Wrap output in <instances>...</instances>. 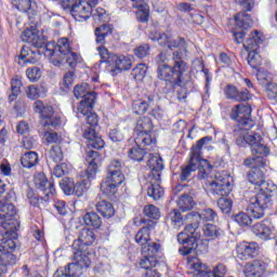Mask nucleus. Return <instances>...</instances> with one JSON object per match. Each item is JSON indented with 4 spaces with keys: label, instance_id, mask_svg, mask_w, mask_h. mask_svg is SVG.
I'll use <instances>...</instances> for the list:
<instances>
[{
    "label": "nucleus",
    "instance_id": "1",
    "mask_svg": "<svg viewBox=\"0 0 277 277\" xmlns=\"http://www.w3.org/2000/svg\"><path fill=\"white\" fill-rule=\"evenodd\" d=\"M250 116H252V106L238 104L233 107L230 118L238 123L233 130L236 144L237 146H246L248 144L252 155L267 157L269 155V147L263 142V136L259 133H249L250 129L254 127V120Z\"/></svg>",
    "mask_w": 277,
    "mask_h": 277
},
{
    "label": "nucleus",
    "instance_id": "2",
    "mask_svg": "<svg viewBox=\"0 0 277 277\" xmlns=\"http://www.w3.org/2000/svg\"><path fill=\"white\" fill-rule=\"evenodd\" d=\"M173 66L168 65L166 52H160L156 57L158 64L157 78L167 83L183 85L189 83V64L183 60V52H173Z\"/></svg>",
    "mask_w": 277,
    "mask_h": 277
},
{
    "label": "nucleus",
    "instance_id": "3",
    "mask_svg": "<svg viewBox=\"0 0 277 277\" xmlns=\"http://www.w3.org/2000/svg\"><path fill=\"white\" fill-rule=\"evenodd\" d=\"M210 193L214 197H221L217 199V207L222 213L228 215L233 211V200L227 198L230 194V175L226 172H216L214 180L210 182Z\"/></svg>",
    "mask_w": 277,
    "mask_h": 277
},
{
    "label": "nucleus",
    "instance_id": "4",
    "mask_svg": "<svg viewBox=\"0 0 277 277\" xmlns=\"http://www.w3.org/2000/svg\"><path fill=\"white\" fill-rule=\"evenodd\" d=\"M259 187L260 192L250 198L247 207L248 213H250L254 220H261L265 216V210L272 209L274 206L272 193L276 192V185L269 184L267 181H264Z\"/></svg>",
    "mask_w": 277,
    "mask_h": 277
},
{
    "label": "nucleus",
    "instance_id": "5",
    "mask_svg": "<svg viewBox=\"0 0 277 277\" xmlns=\"http://www.w3.org/2000/svg\"><path fill=\"white\" fill-rule=\"evenodd\" d=\"M34 109L36 114L41 116V124L45 131L44 137L51 144H57L60 142V135L57 132H49L51 129H57L62 124V119L55 115L53 106L44 104L42 101H36L34 103Z\"/></svg>",
    "mask_w": 277,
    "mask_h": 277
},
{
    "label": "nucleus",
    "instance_id": "6",
    "mask_svg": "<svg viewBox=\"0 0 277 277\" xmlns=\"http://www.w3.org/2000/svg\"><path fill=\"white\" fill-rule=\"evenodd\" d=\"M85 161L88 168L84 174H81L80 180L74 183L72 194H76L78 198L88 192L90 182L96 179V172H98V166H101V161H103V155L96 150L90 149L87 151Z\"/></svg>",
    "mask_w": 277,
    "mask_h": 277
},
{
    "label": "nucleus",
    "instance_id": "7",
    "mask_svg": "<svg viewBox=\"0 0 277 277\" xmlns=\"http://www.w3.org/2000/svg\"><path fill=\"white\" fill-rule=\"evenodd\" d=\"M107 175L101 183V192L111 198L118 192V187L124 183V174L122 173V162L111 160L106 169Z\"/></svg>",
    "mask_w": 277,
    "mask_h": 277
},
{
    "label": "nucleus",
    "instance_id": "8",
    "mask_svg": "<svg viewBox=\"0 0 277 277\" xmlns=\"http://www.w3.org/2000/svg\"><path fill=\"white\" fill-rule=\"evenodd\" d=\"M188 220H190L192 223L186 225L184 230L177 235V241L183 246V248L179 249V252L183 256L192 254V250H196V248H198V239H200V235L198 234L200 221H196L195 219Z\"/></svg>",
    "mask_w": 277,
    "mask_h": 277
},
{
    "label": "nucleus",
    "instance_id": "9",
    "mask_svg": "<svg viewBox=\"0 0 277 277\" xmlns=\"http://www.w3.org/2000/svg\"><path fill=\"white\" fill-rule=\"evenodd\" d=\"M153 120L149 117H140L134 124V142L136 146H150L157 144V138L153 137Z\"/></svg>",
    "mask_w": 277,
    "mask_h": 277
},
{
    "label": "nucleus",
    "instance_id": "10",
    "mask_svg": "<svg viewBox=\"0 0 277 277\" xmlns=\"http://www.w3.org/2000/svg\"><path fill=\"white\" fill-rule=\"evenodd\" d=\"M243 166L251 168L247 173V179L251 185L260 187L265 183V171H263L266 166L265 158L261 156L247 158L243 161Z\"/></svg>",
    "mask_w": 277,
    "mask_h": 277
},
{
    "label": "nucleus",
    "instance_id": "11",
    "mask_svg": "<svg viewBox=\"0 0 277 277\" xmlns=\"http://www.w3.org/2000/svg\"><path fill=\"white\" fill-rule=\"evenodd\" d=\"M74 95L76 98H83L78 105V114H80V116H85L91 109H94L96 93L90 91V84H77L74 88Z\"/></svg>",
    "mask_w": 277,
    "mask_h": 277
},
{
    "label": "nucleus",
    "instance_id": "12",
    "mask_svg": "<svg viewBox=\"0 0 277 277\" xmlns=\"http://www.w3.org/2000/svg\"><path fill=\"white\" fill-rule=\"evenodd\" d=\"M94 34H95V42H96V44H100V47H97V52L101 57V62L104 64H109V66H110L111 60H114V56L116 54H111L109 52V50H107V48H105V44L107 42V40H105V38H107V36H111L113 29H111V27H109V25L104 24V25L95 28Z\"/></svg>",
    "mask_w": 277,
    "mask_h": 277
},
{
    "label": "nucleus",
    "instance_id": "13",
    "mask_svg": "<svg viewBox=\"0 0 277 277\" xmlns=\"http://www.w3.org/2000/svg\"><path fill=\"white\" fill-rule=\"evenodd\" d=\"M16 214V207L12 203H1L0 205V228L5 230L6 235H13L16 230V220L14 215Z\"/></svg>",
    "mask_w": 277,
    "mask_h": 277
},
{
    "label": "nucleus",
    "instance_id": "14",
    "mask_svg": "<svg viewBox=\"0 0 277 277\" xmlns=\"http://www.w3.org/2000/svg\"><path fill=\"white\" fill-rule=\"evenodd\" d=\"M272 274L269 264L264 260L256 259L245 265L246 277H267Z\"/></svg>",
    "mask_w": 277,
    "mask_h": 277
},
{
    "label": "nucleus",
    "instance_id": "15",
    "mask_svg": "<svg viewBox=\"0 0 277 277\" xmlns=\"http://www.w3.org/2000/svg\"><path fill=\"white\" fill-rule=\"evenodd\" d=\"M34 183L37 189H40L44 197H41V200L49 202V198L55 196V184L47 179V175L43 172L35 174Z\"/></svg>",
    "mask_w": 277,
    "mask_h": 277
},
{
    "label": "nucleus",
    "instance_id": "16",
    "mask_svg": "<svg viewBox=\"0 0 277 277\" xmlns=\"http://www.w3.org/2000/svg\"><path fill=\"white\" fill-rule=\"evenodd\" d=\"M237 259L250 261L259 255V245L256 242L242 241L236 247Z\"/></svg>",
    "mask_w": 277,
    "mask_h": 277
},
{
    "label": "nucleus",
    "instance_id": "17",
    "mask_svg": "<svg viewBox=\"0 0 277 277\" xmlns=\"http://www.w3.org/2000/svg\"><path fill=\"white\" fill-rule=\"evenodd\" d=\"M22 41L31 44L35 49H44L47 47V39H44V36L38 35L36 26H31L23 31Z\"/></svg>",
    "mask_w": 277,
    "mask_h": 277
},
{
    "label": "nucleus",
    "instance_id": "18",
    "mask_svg": "<svg viewBox=\"0 0 277 277\" xmlns=\"http://www.w3.org/2000/svg\"><path fill=\"white\" fill-rule=\"evenodd\" d=\"M147 166L150 170L149 176L157 183L161 182V172L163 171V159L159 154H149Z\"/></svg>",
    "mask_w": 277,
    "mask_h": 277
},
{
    "label": "nucleus",
    "instance_id": "19",
    "mask_svg": "<svg viewBox=\"0 0 277 277\" xmlns=\"http://www.w3.org/2000/svg\"><path fill=\"white\" fill-rule=\"evenodd\" d=\"M141 224H145L135 235V241L143 248L150 241V232L155 230L156 223L154 221L141 220Z\"/></svg>",
    "mask_w": 277,
    "mask_h": 277
},
{
    "label": "nucleus",
    "instance_id": "20",
    "mask_svg": "<svg viewBox=\"0 0 277 277\" xmlns=\"http://www.w3.org/2000/svg\"><path fill=\"white\" fill-rule=\"evenodd\" d=\"M70 14L75 21L83 23V21H88V18L92 16V10L88 1L79 0L78 3L71 8Z\"/></svg>",
    "mask_w": 277,
    "mask_h": 277
},
{
    "label": "nucleus",
    "instance_id": "21",
    "mask_svg": "<svg viewBox=\"0 0 277 277\" xmlns=\"http://www.w3.org/2000/svg\"><path fill=\"white\" fill-rule=\"evenodd\" d=\"M96 241L94 232L89 228H82L79 233L78 239L74 240L71 246L72 250H84V246H92Z\"/></svg>",
    "mask_w": 277,
    "mask_h": 277
},
{
    "label": "nucleus",
    "instance_id": "22",
    "mask_svg": "<svg viewBox=\"0 0 277 277\" xmlns=\"http://www.w3.org/2000/svg\"><path fill=\"white\" fill-rule=\"evenodd\" d=\"M50 62L51 64H53V66H57V68H62L63 66H66V64L69 66V68H76L77 64L81 62V56H79V54L71 51L61 56L60 58L51 57Z\"/></svg>",
    "mask_w": 277,
    "mask_h": 277
},
{
    "label": "nucleus",
    "instance_id": "23",
    "mask_svg": "<svg viewBox=\"0 0 277 277\" xmlns=\"http://www.w3.org/2000/svg\"><path fill=\"white\" fill-rule=\"evenodd\" d=\"M196 192L194 189L184 190L176 200V205L181 211H192L196 207Z\"/></svg>",
    "mask_w": 277,
    "mask_h": 277
},
{
    "label": "nucleus",
    "instance_id": "24",
    "mask_svg": "<svg viewBox=\"0 0 277 277\" xmlns=\"http://www.w3.org/2000/svg\"><path fill=\"white\" fill-rule=\"evenodd\" d=\"M6 229L0 228V252H14L16 250V242L14 239L16 238V230L13 233L6 234Z\"/></svg>",
    "mask_w": 277,
    "mask_h": 277
},
{
    "label": "nucleus",
    "instance_id": "25",
    "mask_svg": "<svg viewBox=\"0 0 277 277\" xmlns=\"http://www.w3.org/2000/svg\"><path fill=\"white\" fill-rule=\"evenodd\" d=\"M224 92L226 98H230L232 101H237L238 103H241V101H250V92L248 89L238 91L237 87L227 84Z\"/></svg>",
    "mask_w": 277,
    "mask_h": 277
},
{
    "label": "nucleus",
    "instance_id": "26",
    "mask_svg": "<svg viewBox=\"0 0 277 277\" xmlns=\"http://www.w3.org/2000/svg\"><path fill=\"white\" fill-rule=\"evenodd\" d=\"M47 47V53L51 55V57H56V60H60L64 55L70 53V43H68L67 38H62L58 40L56 47H54L52 50L49 49V45Z\"/></svg>",
    "mask_w": 277,
    "mask_h": 277
},
{
    "label": "nucleus",
    "instance_id": "27",
    "mask_svg": "<svg viewBox=\"0 0 277 277\" xmlns=\"http://www.w3.org/2000/svg\"><path fill=\"white\" fill-rule=\"evenodd\" d=\"M186 267L188 269V274H192V276L196 277H201V275L205 274L207 269V265L202 263L200 259L192 255L187 258Z\"/></svg>",
    "mask_w": 277,
    "mask_h": 277
},
{
    "label": "nucleus",
    "instance_id": "28",
    "mask_svg": "<svg viewBox=\"0 0 277 277\" xmlns=\"http://www.w3.org/2000/svg\"><path fill=\"white\" fill-rule=\"evenodd\" d=\"M200 161L197 158H194V156H189V161L187 164H183L181 167V173H180V180L182 182L187 181L188 179H192V174L200 168Z\"/></svg>",
    "mask_w": 277,
    "mask_h": 277
},
{
    "label": "nucleus",
    "instance_id": "29",
    "mask_svg": "<svg viewBox=\"0 0 277 277\" xmlns=\"http://www.w3.org/2000/svg\"><path fill=\"white\" fill-rule=\"evenodd\" d=\"M19 60L23 61V64H36L40 60V50H31L28 45L22 48Z\"/></svg>",
    "mask_w": 277,
    "mask_h": 277
},
{
    "label": "nucleus",
    "instance_id": "30",
    "mask_svg": "<svg viewBox=\"0 0 277 277\" xmlns=\"http://www.w3.org/2000/svg\"><path fill=\"white\" fill-rule=\"evenodd\" d=\"M251 230L258 239H262L263 241H267L272 239V227H269L265 222H259L255 223L252 227Z\"/></svg>",
    "mask_w": 277,
    "mask_h": 277
},
{
    "label": "nucleus",
    "instance_id": "31",
    "mask_svg": "<svg viewBox=\"0 0 277 277\" xmlns=\"http://www.w3.org/2000/svg\"><path fill=\"white\" fill-rule=\"evenodd\" d=\"M15 6L19 12H26L29 21L34 23V17L38 15L36 2H31V0H18Z\"/></svg>",
    "mask_w": 277,
    "mask_h": 277
},
{
    "label": "nucleus",
    "instance_id": "32",
    "mask_svg": "<svg viewBox=\"0 0 277 277\" xmlns=\"http://www.w3.org/2000/svg\"><path fill=\"white\" fill-rule=\"evenodd\" d=\"M212 141H213V137L211 136H205L200 138L199 141H197L196 145L192 146L189 156L194 157L199 161H202V148L211 144Z\"/></svg>",
    "mask_w": 277,
    "mask_h": 277
},
{
    "label": "nucleus",
    "instance_id": "33",
    "mask_svg": "<svg viewBox=\"0 0 277 277\" xmlns=\"http://www.w3.org/2000/svg\"><path fill=\"white\" fill-rule=\"evenodd\" d=\"M186 217L188 220H196L199 221L202 220L203 222H214L215 217H217V213L213 211V209L208 208L205 209L201 213L198 212H190L186 214Z\"/></svg>",
    "mask_w": 277,
    "mask_h": 277
},
{
    "label": "nucleus",
    "instance_id": "34",
    "mask_svg": "<svg viewBox=\"0 0 277 277\" xmlns=\"http://www.w3.org/2000/svg\"><path fill=\"white\" fill-rule=\"evenodd\" d=\"M259 44H263V37L259 30H254L242 45L249 53L250 51H259Z\"/></svg>",
    "mask_w": 277,
    "mask_h": 277
},
{
    "label": "nucleus",
    "instance_id": "35",
    "mask_svg": "<svg viewBox=\"0 0 277 277\" xmlns=\"http://www.w3.org/2000/svg\"><path fill=\"white\" fill-rule=\"evenodd\" d=\"M110 66H114L116 70L122 71L129 70L131 66H133V63L131 62L129 56L115 54L111 58Z\"/></svg>",
    "mask_w": 277,
    "mask_h": 277
},
{
    "label": "nucleus",
    "instance_id": "36",
    "mask_svg": "<svg viewBox=\"0 0 277 277\" xmlns=\"http://www.w3.org/2000/svg\"><path fill=\"white\" fill-rule=\"evenodd\" d=\"M169 83H170L171 90H174L176 85L180 88V90H177L179 101H185V98H187V94H189V91L192 90V88H194V82H192V75H189V71H188V83H185V82L183 84H176L175 82H169Z\"/></svg>",
    "mask_w": 277,
    "mask_h": 277
},
{
    "label": "nucleus",
    "instance_id": "37",
    "mask_svg": "<svg viewBox=\"0 0 277 277\" xmlns=\"http://www.w3.org/2000/svg\"><path fill=\"white\" fill-rule=\"evenodd\" d=\"M97 213H101L104 217H114L116 210L109 201L102 200L95 205Z\"/></svg>",
    "mask_w": 277,
    "mask_h": 277
},
{
    "label": "nucleus",
    "instance_id": "38",
    "mask_svg": "<svg viewBox=\"0 0 277 277\" xmlns=\"http://www.w3.org/2000/svg\"><path fill=\"white\" fill-rule=\"evenodd\" d=\"M169 220L173 228L180 230L182 226H185V220L188 219L187 215L184 217L183 214H181V211H179V209H174L169 213Z\"/></svg>",
    "mask_w": 277,
    "mask_h": 277
},
{
    "label": "nucleus",
    "instance_id": "39",
    "mask_svg": "<svg viewBox=\"0 0 277 277\" xmlns=\"http://www.w3.org/2000/svg\"><path fill=\"white\" fill-rule=\"evenodd\" d=\"M38 153L36 151H28L22 156L21 163L23 168H27L31 170L35 166H38Z\"/></svg>",
    "mask_w": 277,
    "mask_h": 277
},
{
    "label": "nucleus",
    "instance_id": "40",
    "mask_svg": "<svg viewBox=\"0 0 277 277\" xmlns=\"http://www.w3.org/2000/svg\"><path fill=\"white\" fill-rule=\"evenodd\" d=\"M47 92H49L47 87L31 84V85L28 87V90L26 91V94H27L28 98H31L32 101H36V98H40V96H45Z\"/></svg>",
    "mask_w": 277,
    "mask_h": 277
},
{
    "label": "nucleus",
    "instance_id": "41",
    "mask_svg": "<svg viewBox=\"0 0 277 277\" xmlns=\"http://www.w3.org/2000/svg\"><path fill=\"white\" fill-rule=\"evenodd\" d=\"M83 222L85 226H91L92 228H98L103 225V220L96 212H87L83 216Z\"/></svg>",
    "mask_w": 277,
    "mask_h": 277
},
{
    "label": "nucleus",
    "instance_id": "42",
    "mask_svg": "<svg viewBox=\"0 0 277 277\" xmlns=\"http://www.w3.org/2000/svg\"><path fill=\"white\" fill-rule=\"evenodd\" d=\"M132 8L135 10H138L136 12V17L140 23H148L149 13H148V4L142 2V3H133Z\"/></svg>",
    "mask_w": 277,
    "mask_h": 277
},
{
    "label": "nucleus",
    "instance_id": "43",
    "mask_svg": "<svg viewBox=\"0 0 277 277\" xmlns=\"http://www.w3.org/2000/svg\"><path fill=\"white\" fill-rule=\"evenodd\" d=\"M235 22L237 27L240 29H250L252 26V18L250 17V14L246 12H240L235 16Z\"/></svg>",
    "mask_w": 277,
    "mask_h": 277
},
{
    "label": "nucleus",
    "instance_id": "44",
    "mask_svg": "<svg viewBox=\"0 0 277 277\" xmlns=\"http://www.w3.org/2000/svg\"><path fill=\"white\" fill-rule=\"evenodd\" d=\"M163 187H161V185L157 183H150L147 186V196H149V198H153V200H161V198H163Z\"/></svg>",
    "mask_w": 277,
    "mask_h": 277
},
{
    "label": "nucleus",
    "instance_id": "45",
    "mask_svg": "<svg viewBox=\"0 0 277 277\" xmlns=\"http://www.w3.org/2000/svg\"><path fill=\"white\" fill-rule=\"evenodd\" d=\"M74 261L81 265L82 268L92 265V260H90V256L83 250H75Z\"/></svg>",
    "mask_w": 277,
    "mask_h": 277
},
{
    "label": "nucleus",
    "instance_id": "46",
    "mask_svg": "<svg viewBox=\"0 0 277 277\" xmlns=\"http://www.w3.org/2000/svg\"><path fill=\"white\" fill-rule=\"evenodd\" d=\"M108 137L111 142H123L124 137H127V129L117 126L109 131Z\"/></svg>",
    "mask_w": 277,
    "mask_h": 277
},
{
    "label": "nucleus",
    "instance_id": "47",
    "mask_svg": "<svg viewBox=\"0 0 277 277\" xmlns=\"http://www.w3.org/2000/svg\"><path fill=\"white\" fill-rule=\"evenodd\" d=\"M226 265L217 264L212 271L207 267L206 272L202 273L201 277H224L226 276Z\"/></svg>",
    "mask_w": 277,
    "mask_h": 277
},
{
    "label": "nucleus",
    "instance_id": "48",
    "mask_svg": "<svg viewBox=\"0 0 277 277\" xmlns=\"http://www.w3.org/2000/svg\"><path fill=\"white\" fill-rule=\"evenodd\" d=\"M157 258H150L149 255H145L137 262V267H140V269H145L146 272H148V269H154V267H157Z\"/></svg>",
    "mask_w": 277,
    "mask_h": 277
},
{
    "label": "nucleus",
    "instance_id": "49",
    "mask_svg": "<svg viewBox=\"0 0 277 277\" xmlns=\"http://www.w3.org/2000/svg\"><path fill=\"white\" fill-rule=\"evenodd\" d=\"M161 250V245L157 242H147L146 246L142 249V254L150 256L151 259H156L157 254H159Z\"/></svg>",
    "mask_w": 277,
    "mask_h": 277
},
{
    "label": "nucleus",
    "instance_id": "50",
    "mask_svg": "<svg viewBox=\"0 0 277 277\" xmlns=\"http://www.w3.org/2000/svg\"><path fill=\"white\" fill-rule=\"evenodd\" d=\"M16 255L12 252H2L0 254V265L8 272L10 265H16Z\"/></svg>",
    "mask_w": 277,
    "mask_h": 277
},
{
    "label": "nucleus",
    "instance_id": "51",
    "mask_svg": "<svg viewBox=\"0 0 277 277\" xmlns=\"http://www.w3.org/2000/svg\"><path fill=\"white\" fill-rule=\"evenodd\" d=\"M247 62L249 66L256 70L261 68V64H263V58L261 57V54H259V52L250 51L248 53Z\"/></svg>",
    "mask_w": 277,
    "mask_h": 277
},
{
    "label": "nucleus",
    "instance_id": "52",
    "mask_svg": "<svg viewBox=\"0 0 277 277\" xmlns=\"http://www.w3.org/2000/svg\"><path fill=\"white\" fill-rule=\"evenodd\" d=\"M142 145H137L136 147H132L129 151H128V156L130 157V159H132V161H143L144 157L146 156V149L140 147Z\"/></svg>",
    "mask_w": 277,
    "mask_h": 277
},
{
    "label": "nucleus",
    "instance_id": "53",
    "mask_svg": "<svg viewBox=\"0 0 277 277\" xmlns=\"http://www.w3.org/2000/svg\"><path fill=\"white\" fill-rule=\"evenodd\" d=\"M148 71V66L146 64L141 63L136 67L133 68L131 76L135 81H142L146 77V72Z\"/></svg>",
    "mask_w": 277,
    "mask_h": 277
},
{
    "label": "nucleus",
    "instance_id": "54",
    "mask_svg": "<svg viewBox=\"0 0 277 277\" xmlns=\"http://www.w3.org/2000/svg\"><path fill=\"white\" fill-rule=\"evenodd\" d=\"M168 49H180V53H187V43L185 42V39L177 38L175 40L169 39Z\"/></svg>",
    "mask_w": 277,
    "mask_h": 277
},
{
    "label": "nucleus",
    "instance_id": "55",
    "mask_svg": "<svg viewBox=\"0 0 277 277\" xmlns=\"http://www.w3.org/2000/svg\"><path fill=\"white\" fill-rule=\"evenodd\" d=\"M143 213L146 217L150 220H159L161 217V213L159 212V208L155 205H147L143 209Z\"/></svg>",
    "mask_w": 277,
    "mask_h": 277
},
{
    "label": "nucleus",
    "instance_id": "56",
    "mask_svg": "<svg viewBox=\"0 0 277 277\" xmlns=\"http://www.w3.org/2000/svg\"><path fill=\"white\" fill-rule=\"evenodd\" d=\"M149 39L151 40V42H157L160 44V47H168L169 42H170V37H168V35L166 34H161L158 31L151 32L149 35Z\"/></svg>",
    "mask_w": 277,
    "mask_h": 277
},
{
    "label": "nucleus",
    "instance_id": "57",
    "mask_svg": "<svg viewBox=\"0 0 277 277\" xmlns=\"http://www.w3.org/2000/svg\"><path fill=\"white\" fill-rule=\"evenodd\" d=\"M23 83L18 79L11 80V94L9 95L10 103H14V100L21 94V87Z\"/></svg>",
    "mask_w": 277,
    "mask_h": 277
},
{
    "label": "nucleus",
    "instance_id": "58",
    "mask_svg": "<svg viewBox=\"0 0 277 277\" xmlns=\"http://www.w3.org/2000/svg\"><path fill=\"white\" fill-rule=\"evenodd\" d=\"M50 159L54 161V163H60L61 161L64 160V151L62 150V147L58 145H54L51 147L50 153H49Z\"/></svg>",
    "mask_w": 277,
    "mask_h": 277
},
{
    "label": "nucleus",
    "instance_id": "59",
    "mask_svg": "<svg viewBox=\"0 0 277 277\" xmlns=\"http://www.w3.org/2000/svg\"><path fill=\"white\" fill-rule=\"evenodd\" d=\"M132 111L136 115L146 114V111H148V102L145 100L134 101L132 104Z\"/></svg>",
    "mask_w": 277,
    "mask_h": 277
},
{
    "label": "nucleus",
    "instance_id": "60",
    "mask_svg": "<svg viewBox=\"0 0 277 277\" xmlns=\"http://www.w3.org/2000/svg\"><path fill=\"white\" fill-rule=\"evenodd\" d=\"M198 179L202 181V179H209V173L211 172V164H209V161L201 158V161L199 163L198 168Z\"/></svg>",
    "mask_w": 277,
    "mask_h": 277
},
{
    "label": "nucleus",
    "instance_id": "61",
    "mask_svg": "<svg viewBox=\"0 0 277 277\" xmlns=\"http://www.w3.org/2000/svg\"><path fill=\"white\" fill-rule=\"evenodd\" d=\"M234 222L239 226H250L252 224V217H250L246 212H239L234 215Z\"/></svg>",
    "mask_w": 277,
    "mask_h": 277
},
{
    "label": "nucleus",
    "instance_id": "62",
    "mask_svg": "<svg viewBox=\"0 0 277 277\" xmlns=\"http://www.w3.org/2000/svg\"><path fill=\"white\" fill-rule=\"evenodd\" d=\"M65 269L67 271L69 277H79L81 274H83V267L75 261L69 263Z\"/></svg>",
    "mask_w": 277,
    "mask_h": 277
},
{
    "label": "nucleus",
    "instance_id": "63",
    "mask_svg": "<svg viewBox=\"0 0 277 277\" xmlns=\"http://www.w3.org/2000/svg\"><path fill=\"white\" fill-rule=\"evenodd\" d=\"M203 235L206 237H210L211 239H215L220 236V228L213 224H206L203 226Z\"/></svg>",
    "mask_w": 277,
    "mask_h": 277
},
{
    "label": "nucleus",
    "instance_id": "64",
    "mask_svg": "<svg viewBox=\"0 0 277 277\" xmlns=\"http://www.w3.org/2000/svg\"><path fill=\"white\" fill-rule=\"evenodd\" d=\"M74 185H75V182H72V181L69 180L68 177H64V179L60 182V187H61V189H62V190L64 192V194H66L67 196H70V194H72Z\"/></svg>",
    "mask_w": 277,
    "mask_h": 277
}]
</instances>
